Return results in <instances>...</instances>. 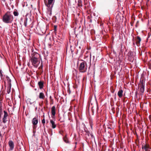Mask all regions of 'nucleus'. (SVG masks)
<instances>
[{"instance_id": "23", "label": "nucleus", "mask_w": 151, "mask_h": 151, "mask_svg": "<svg viewBox=\"0 0 151 151\" xmlns=\"http://www.w3.org/2000/svg\"><path fill=\"white\" fill-rule=\"evenodd\" d=\"M27 17H26L25 18V20H24V25L25 27H26L27 26Z\"/></svg>"}, {"instance_id": "41", "label": "nucleus", "mask_w": 151, "mask_h": 151, "mask_svg": "<svg viewBox=\"0 0 151 151\" xmlns=\"http://www.w3.org/2000/svg\"><path fill=\"white\" fill-rule=\"evenodd\" d=\"M150 151V150H149H149H148V151Z\"/></svg>"}, {"instance_id": "32", "label": "nucleus", "mask_w": 151, "mask_h": 151, "mask_svg": "<svg viewBox=\"0 0 151 151\" xmlns=\"http://www.w3.org/2000/svg\"><path fill=\"white\" fill-rule=\"evenodd\" d=\"M134 22H130V24L131 26H132L133 25Z\"/></svg>"}, {"instance_id": "37", "label": "nucleus", "mask_w": 151, "mask_h": 151, "mask_svg": "<svg viewBox=\"0 0 151 151\" xmlns=\"http://www.w3.org/2000/svg\"><path fill=\"white\" fill-rule=\"evenodd\" d=\"M39 104L40 106H41L42 105V104Z\"/></svg>"}, {"instance_id": "16", "label": "nucleus", "mask_w": 151, "mask_h": 151, "mask_svg": "<svg viewBox=\"0 0 151 151\" xmlns=\"http://www.w3.org/2000/svg\"><path fill=\"white\" fill-rule=\"evenodd\" d=\"M38 85L40 89H42L43 87V82L42 81H40L38 83Z\"/></svg>"}, {"instance_id": "31", "label": "nucleus", "mask_w": 151, "mask_h": 151, "mask_svg": "<svg viewBox=\"0 0 151 151\" xmlns=\"http://www.w3.org/2000/svg\"><path fill=\"white\" fill-rule=\"evenodd\" d=\"M90 136H91L92 138L94 137L92 133H90Z\"/></svg>"}, {"instance_id": "42", "label": "nucleus", "mask_w": 151, "mask_h": 151, "mask_svg": "<svg viewBox=\"0 0 151 151\" xmlns=\"http://www.w3.org/2000/svg\"><path fill=\"white\" fill-rule=\"evenodd\" d=\"M55 19H57V18H56V17H55Z\"/></svg>"}, {"instance_id": "20", "label": "nucleus", "mask_w": 151, "mask_h": 151, "mask_svg": "<svg viewBox=\"0 0 151 151\" xmlns=\"http://www.w3.org/2000/svg\"><path fill=\"white\" fill-rule=\"evenodd\" d=\"M45 97V95L44 94L42 93L41 92L40 93L39 98L40 99H43Z\"/></svg>"}, {"instance_id": "1", "label": "nucleus", "mask_w": 151, "mask_h": 151, "mask_svg": "<svg viewBox=\"0 0 151 151\" xmlns=\"http://www.w3.org/2000/svg\"><path fill=\"white\" fill-rule=\"evenodd\" d=\"M14 19L13 16L11 14L10 12H7L3 16L2 18L3 22L6 23H10Z\"/></svg>"}, {"instance_id": "24", "label": "nucleus", "mask_w": 151, "mask_h": 151, "mask_svg": "<svg viewBox=\"0 0 151 151\" xmlns=\"http://www.w3.org/2000/svg\"><path fill=\"white\" fill-rule=\"evenodd\" d=\"M31 100L30 99L28 98L27 99L26 101L27 102H29L30 103V104H32V103L31 102Z\"/></svg>"}, {"instance_id": "13", "label": "nucleus", "mask_w": 151, "mask_h": 151, "mask_svg": "<svg viewBox=\"0 0 151 151\" xmlns=\"http://www.w3.org/2000/svg\"><path fill=\"white\" fill-rule=\"evenodd\" d=\"M9 145L10 147V150H12L14 148V143L12 140H9Z\"/></svg>"}, {"instance_id": "9", "label": "nucleus", "mask_w": 151, "mask_h": 151, "mask_svg": "<svg viewBox=\"0 0 151 151\" xmlns=\"http://www.w3.org/2000/svg\"><path fill=\"white\" fill-rule=\"evenodd\" d=\"M135 41L136 44L137 46H139L140 45V42L141 41V38L139 36H137L135 37Z\"/></svg>"}, {"instance_id": "27", "label": "nucleus", "mask_w": 151, "mask_h": 151, "mask_svg": "<svg viewBox=\"0 0 151 151\" xmlns=\"http://www.w3.org/2000/svg\"><path fill=\"white\" fill-rule=\"evenodd\" d=\"M89 124H90V125L91 126V128H92V125H93V124H92V121L90 120V121H89Z\"/></svg>"}, {"instance_id": "15", "label": "nucleus", "mask_w": 151, "mask_h": 151, "mask_svg": "<svg viewBox=\"0 0 151 151\" xmlns=\"http://www.w3.org/2000/svg\"><path fill=\"white\" fill-rule=\"evenodd\" d=\"M123 92V91L122 89L119 90L118 91V95L120 98L122 97Z\"/></svg>"}, {"instance_id": "4", "label": "nucleus", "mask_w": 151, "mask_h": 151, "mask_svg": "<svg viewBox=\"0 0 151 151\" xmlns=\"http://www.w3.org/2000/svg\"><path fill=\"white\" fill-rule=\"evenodd\" d=\"M40 59H37L31 58L30 60L32 65L35 67L37 68L40 63Z\"/></svg>"}, {"instance_id": "11", "label": "nucleus", "mask_w": 151, "mask_h": 151, "mask_svg": "<svg viewBox=\"0 0 151 151\" xmlns=\"http://www.w3.org/2000/svg\"><path fill=\"white\" fill-rule=\"evenodd\" d=\"M55 118L52 119H50V122L51 124V127L53 129L55 128L56 127V125L55 124Z\"/></svg>"}, {"instance_id": "18", "label": "nucleus", "mask_w": 151, "mask_h": 151, "mask_svg": "<svg viewBox=\"0 0 151 151\" xmlns=\"http://www.w3.org/2000/svg\"><path fill=\"white\" fill-rule=\"evenodd\" d=\"M12 85H8L7 89V93L8 94L9 93L11 92V88Z\"/></svg>"}, {"instance_id": "26", "label": "nucleus", "mask_w": 151, "mask_h": 151, "mask_svg": "<svg viewBox=\"0 0 151 151\" xmlns=\"http://www.w3.org/2000/svg\"><path fill=\"white\" fill-rule=\"evenodd\" d=\"M0 113L1 114L3 113V109L2 106H0Z\"/></svg>"}, {"instance_id": "3", "label": "nucleus", "mask_w": 151, "mask_h": 151, "mask_svg": "<svg viewBox=\"0 0 151 151\" xmlns=\"http://www.w3.org/2000/svg\"><path fill=\"white\" fill-rule=\"evenodd\" d=\"M47 0H44L45 5L51 10L53 7L55 0H47Z\"/></svg>"}, {"instance_id": "2", "label": "nucleus", "mask_w": 151, "mask_h": 151, "mask_svg": "<svg viewBox=\"0 0 151 151\" xmlns=\"http://www.w3.org/2000/svg\"><path fill=\"white\" fill-rule=\"evenodd\" d=\"M145 81L141 79L139 85V88L140 91L139 94L142 95L145 91Z\"/></svg>"}, {"instance_id": "35", "label": "nucleus", "mask_w": 151, "mask_h": 151, "mask_svg": "<svg viewBox=\"0 0 151 151\" xmlns=\"http://www.w3.org/2000/svg\"><path fill=\"white\" fill-rule=\"evenodd\" d=\"M58 37H60V38L61 39H63V37L62 36H61L60 37V36H58Z\"/></svg>"}, {"instance_id": "43", "label": "nucleus", "mask_w": 151, "mask_h": 151, "mask_svg": "<svg viewBox=\"0 0 151 151\" xmlns=\"http://www.w3.org/2000/svg\"><path fill=\"white\" fill-rule=\"evenodd\" d=\"M133 44H134V42H133Z\"/></svg>"}, {"instance_id": "12", "label": "nucleus", "mask_w": 151, "mask_h": 151, "mask_svg": "<svg viewBox=\"0 0 151 151\" xmlns=\"http://www.w3.org/2000/svg\"><path fill=\"white\" fill-rule=\"evenodd\" d=\"M4 116L3 118V122L5 123L6 122L7 120H6V117L8 116V114L7 112L5 111H4Z\"/></svg>"}, {"instance_id": "36", "label": "nucleus", "mask_w": 151, "mask_h": 151, "mask_svg": "<svg viewBox=\"0 0 151 151\" xmlns=\"http://www.w3.org/2000/svg\"><path fill=\"white\" fill-rule=\"evenodd\" d=\"M137 91H136L135 93V95L136 96H137Z\"/></svg>"}, {"instance_id": "7", "label": "nucleus", "mask_w": 151, "mask_h": 151, "mask_svg": "<svg viewBox=\"0 0 151 151\" xmlns=\"http://www.w3.org/2000/svg\"><path fill=\"white\" fill-rule=\"evenodd\" d=\"M32 55L31 58L37 59H40V55L36 52H34L33 53L31 54Z\"/></svg>"}, {"instance_id": "14", "label": "nucleus", "mask_w": 151, "mask_h": 151, "mask_svg": "<svg viewBox=\"0 0 151 151\" xmlns=\"http://www.w3.org/2000/svg\"><path fill=\"white\" fill-rule=\"evenodd\" d=\"M149 145H142V150H145V151L149 150Z\"/></svg>"}, {"instance_id": "38", "label": "nucleus", "mask_w": 151, "mask_h": 151, "mask_svg": "<svg viewBox=\"0 0 151 151\" xmlns=\"http://www.w3.org/2000/svg\"><path fill=\"white\" fill-rule=\"evenodd\" d=\"M3 1H4V2H5V0H3Z\"/></svg>"}, {"instance_id": "10", "label": "nucleus", "mask_w": 151, "mask_h": 151, "mask_svg": "<svg viewBox=\"0 0 151 151\" xmlns=\"http://www.w3.org/2000/svg\"><path fill=\"white\" fill-rule=\"evenodd\" d=\"M32 123L33 125L34 126V128H36V126L38 123V120L37 119L36 117H35L32 120Z\"/></svg>"}, {"instance_id": "39", "label": "nucleus", "mask_w": 151, "mask_h": 151, "mask_svg": "<svg viewBox=\"0 0 151 151\" xmlns=\"http://www.w3.org/2000/svg\"><path fill=\"white\" fill-rule=\"evenodd\" d=\"M50 98L51 99V96H50Z\"/></svg>"}, {"instance_id": "22", "label": "nucleus", "mask_w": 151, "mask_h": 151, "mask_svg": "<svg viewBox=\"0 0 151 151\" xmlns=\"http://www.w3.org/2000/svg\"><path fill=\"white\" fill-rule=\"evenodd\" d=\"M13 14L14 16H17L19 15V13L17 12L16 11H14L13 12Z\"/></svg>"}, {"instance_id": "33", "label": "nucleus", "mask_w": 151, "mask_h": 151, "mask_svg": "<svg viewBox=\"0 0 151 151\" xmlns=\"http://www.w3.org/2000/svg\"><path fill=\"white\" fill-rule=\"evenodd\" d=\"M3 114H1V113H0V121L1 122V116H2V115Z\"/></svg>"}, {"instance_id": "8", "label": "nucleus", "mask_w": 151, "mask_h": 151, "mask_svg": "<svg viewBox=\"0 0 151 151\" xmlns=\"http://www.w3.org/2000/svg\"><path fill=\"white\" fill-rule=\"evenodd\" d=\"M51 116L52 119L55 118V106H53L51 109Z\"/></svg>"}, {"instance_id": "21", "label": "nucleus", "mask_w": 151, "mask_h": 151, "mask_svg": "<svg viewBox=\"0 0 151 151\" xmlns=\"http://www.w3.org/2000/svg\"><path fill=\"white\" fill-rule=\"evenodd\" d=\"M78 4L79 6H82V2L81 0H78Z\"/></svg>"}, {"instance_id": "44", "label": "nucleus", "mask_w": 151, "mask_h": 151, "mask_svg": "<svg viewBox=\"0 0 151 151\" xmlns=\"http://www.w3.org/2000/svg\"><path fill=\"white\" fill-rule=\"evenodd\" d=\"M58 40H60V39H58Z\"/></svg>"}, {"instance_id": "17", "label": "nucleus", "mask_w": 151, "mask_h": 151, "mask_svg": "<svg viewBox=\"0 0 151 151\" xmlns=\"http://www.w3.org/2000/svg\"><path fill=\"white\" fill-rule=\"evenodd\" d=\"M6 78L7 81L8 85H12L11 83V79L9 78V77L7 76L6 77Z\"/></svg>"}, {"instance_id": "5", "label": "nucleus", "mask_w": 151, "mask_h": 151, "mask_svg": "<svg viewBox=\"0 0 151 151\" xmlns=\"http://www.w3.org/2000/svg\"><path fill=\"white\" fill-rule=\"evenodd\" d=\"M86 63L84 62L81 63L79 65V70L81 72H85L87 70L86 67H85V64Z\"/></svg>"}, {"instance_id": "25", "label": "nucleus", "mask_w": 151, "mask_h": 151, "mask_svg": "<svg viewBox=\"0 0 151 151\" xmlns=\"http://www.w3.org/2000/svg\"><path fill=\"white\" fill-rule=\"evenodd\" d=\"M42 123L43 124V125L44 127V124L45 123V120L44 118L42 120Z\"/></svg>"}, {"instance_id": "19", "label": "nucleus", "mask_w": 151, "mask_h": 151, "mask_svg": "<svg viewBox=\"0 0 151 151\" xmlns=\"http://www.w3.org/2000/svg\"><path fill=\"white\" fill-rule=\"evenodd\" d=\"M63 139L64 141L67 143H69V141L68 139V138L66 137V135L65 136V137L63 138Z\"/></svg>"}, {"instance_id": "28", "label": "nucleus", "mask_w": 151, "mask_h": 151, "mask_svg": "<svg viewBox=\"0 0 151 151\" xmlns=\"http://www.w3.org/2000/svg\"><path fill=\"white\" fill-rule=\"evenodd\" d=\"M86 135H88V136H90V133L88 132H86Z\"/></svg>"}, {"instance_id": "6", "label": "nucleus", "mask_w": 151, "mask_h": 151, "mask_svg": "<svg viewBox=\"0 0 151 151\" xmlns=\"http://www.w3.org/2000/svg\"><path fill=\"white\" fill-rule=\"evenodd\" d=\"M56 30L57 25H55L54 31L52 32V39L53 40L54 42H57Z\"/></svg>"}, {"instance_id": "29", "label": "nucleus", "mask_w": 151, "mask_h": 151, "mask_svg": "<svg viewBox=\"0 0 151 151\" xmlns=\"http://www.w3.org/2000/svg\"><path fill=\"white\" fill-rule=\"evenodd\" d=\"M0 75L1 78H2V77L3 76V74L2 73V70L0 69Z\"/></svg>"}, {"instance_id": "30", "label": "nucleus", "mask_w": 151, "mask_h": 151, "mask_svg": "<svg viewBox=\"0 0 151 151\" xmlns=\"http://www.w3.org/2000/svg\"><path fill=\"white\" fill-rule=\"evenodd\" d=\"M59 133H60V134L62 135H63V132L62 131H60L59 132Z\"/></svg>"}, {"instance_id": "34", "label": "nucleus", "mask_w": 151, "mask_h": 151, "mask_svg": "<svg viewBox=\"0 0 151 151\" xmlns=\"http://www.w3.org/2000/svg\"><path fill=\"white\" fill-rule=\"evenodd\" d=\"M116 94L115 93L114 94V99L115 100H116Z\"/></svg>"}, {"instance_id": "40", "label": "nucleus", "mask_w": 151, "mask_h": 151, "mask_svg": "<svg viewBox=\"0 0 151 151\" xmlns=\"http://www.w3.org/2000/svg\"><path fill=\"white\" fill-rule=\"evenodd\" d=\"M35 109L36 110L37 109V107H36V108H35Z\"/></svg>"}]
</instances>
